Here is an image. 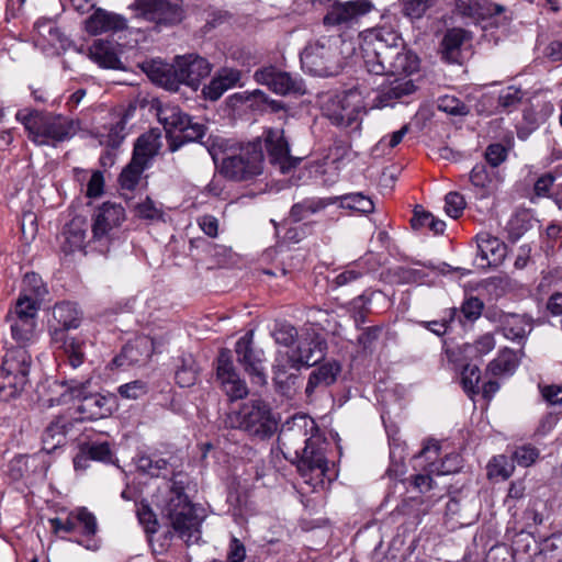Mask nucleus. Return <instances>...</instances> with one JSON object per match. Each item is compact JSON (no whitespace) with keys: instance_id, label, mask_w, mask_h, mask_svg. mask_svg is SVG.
<instances>
[{"instance_id":"nucleus-1","label":"nucleus","mask_w":562,"mask_h":562,"mask_svg":"<svg viewBox=\"0 0 562 562\" xmlns=\"http://www.w3.org/2000/svg\"><path fill=\"white\" fill-rule=\"evenodd\" d=\"M360 49L369 74L396 76L379 90L373 99L374 108L394 106L398 100L415 91L416 87L407 76L418 70V57L404 48L397 32L386 27L368 30L362 35Z\"/></svg>"},{"instance_id":"nucleus-2","label":"nucleus","mask_w":562,"mask_h":562,"mask_svg":"<svg viewBox=\"0 0 562 562\" xmlns=\"http://www.w3.org/2000/svg\"><path fill=\"white\" fill-rule=\"evenodd\" d=\"M29 139L37 146H56L72 138L79 130V123L68 116L54 112L23 108L15 113Z\"/></svg>"},{"instance_id":"nucleus-3","label":"nucleus","mask_w":562,"mask_h":562,"mask_svg":"<svg viewBox=\"0 0 562 562\" xmlns=\"http://www.w3.org/2000/svg\"><path fill=\"white\" fill-rule=\"evenodd\" d=\"M206 148L215 164L221 161V172L227 179L246 181L262 172L263 153L259 139L231 155H225L227 140L222 137H210L206 140Z\"/></svg>"},{"instance_id":"nucleus-4","label":"nucleus","mask_w":562,"mask_h":562,"mask_svg":"<svg viewBox=\"0 0 562 562\" xmlns=\"http://www.w3.org/2000/svg\"><path fill=\"white\" fill-rule=\"evenodd\" d=\"M186 485L187 479L183 475L173 476L162 515L177 536L190 546L199 542L201 538L202 518L196 513V506L184 493Z\"/></svg>"},{"instance_id":"nucleus-5","label":"nucleus","mask_w":562,"mask_h":562,"mask_svg":"<svg viewBox=\"0 0 562 562\" xmlns=\"http://www.w3.org/2000/svg\"><path fill=\"white\" fill-rule=\"evenodd\" d=\"M303 443V448H296V442H281L288 453L293 449L296 468L304 483L313 490L324 487L334 479L325 456L326 442L319 436L311 435Z\"/></svg>"},{"instance_id":"nucleus-6","label":"nucleus","mask_w":562,"mask_h":562,"mask_svg":"<svg viewBox=\"0 0 562 562\" xmlns=\"http://www.w3.org/2000/svg\"><path fill=\"white\" fill-rule=\"evenodd\" d=\"M211 64L198 55L178 56L172 65H153L149 77L170 91H177L180 83L196 89L201 80L210 75Z\"/></svg>"},{"instance_id":"nucleus-7","label":"nucleus","mask_w":562,"mask_h":562,"mask_svg":"<svg viewBox=\"0 0 562 562\" xmlns=\"http://www.w3.org/2000/svg\"><path fill=\"white\" fill-rule=\"evenodd\" d=\"M326 351V340L319 334L306 330L300 336L294 349L277 353L272 367L274 382L282 384L288 379L290 369L300 370L302 367L317 364L325 358Z\"/></svg>"},{"instance_id":"nucleus-8","label":"nucleus","mask_w":562,"mask_h":562,"mask_svg":"<svg viewBox=\"0 0 562 562\" xmlns=\"http://www.w3.org/2000/svg\"><path fill=\"white\" fill-rule=\"evenodd\" d=\"M53 316L60 327L52 329V340L59 345L63 350L65 363L71 369H77L85 362L86 341L77 337H70L67 331L79 327L81 314L76 304L61 302L55 305Z\"/></svg>"},{"instance_id":"nucleus-9","label":"nucleus","mask_w":562,"mask_h":562,"mask_svg":"<svg viewBox=\"0 0 562 562\" xmlns=\"http://www.w3.org/2000/svg\"><path fill=\"white\" fill-rule=\"evenodd\" d=\"M91 378H70L60 382L64 391L56 401L57 404L66 403L69 400H78L77 412L81 420H97L105 418L112 413L111 398L99 393L90 392Z\"/></svg>"},{"instance_id":"nucleus-10","label":"nucleus","mask_w":562,"mask_h":562,"mask_svg":"<svg viewBox=\"0 0 562 562\" xmlns=\"http://www.w3.org/2000/svg\"><path fill=\"white\" fill-rule=\"evenodd\" d=\"M340 43H344L340 35H323L310 42L300 56L303 69L318 77L337 75L341 67Z\"/></svg>"},{"instance_id":"nucleus-11","label":"nucleus","mask_w":562,"mask_h":562,"mask_svg":"<svg viewBox=\"0 0 562 562\" xmlns=\"http://www.w3.org/2000/svg\"><path fill=\"white\" fill-rule=\"evenodd\" d=\"M322 111L331 124L341 128L358 131L366 108L361 92L358 89H350L328 95L323 101Z\"/></svg>"},{"instance_id":"nucleus-12","label":"nucleus","mask_w":562,"mask_h":562,"mask_svg":"<svg viewBox=\"0 0 562 562\" xmlns=\"http://www.w3.org/2000/svg\"><path fill=\"white\" fill-rule=\"evenodd\" d=\"M227 423L233 428L243 429L250 436L260 438L271 436L277 428V420L269 405L261 400L244 403L238 411L228 415Z\"/></svg>"},{"instance_id":"nucleus-13","label":"nucleus","mask_w":562,"mask_h":562,"mask_svg":"<svg viewBox=\"0 0 562 562\" xmlns=\"http://www.w3.org/2000/svg\"><path fill=\"white\" fill-rule=\"evenodd\" d=\"M157 117L167 134L179 133V135L169 143V149L171 151L178 150L186 142H196L204 136L205 126L192 122L191 117L182 112L178 105L170 103L160 105L157 109Z\"/></svg>"},{"instance_id":"nucleus-14","label":"nucleus","mask_w":562,"mask_h":562,"mask_svg":"<svg viewBox=\"0 0 562 562\" xmlns=\"http://www.w3.org/2000/svg\"><path fill=\"white\" fill-rule=\"evenodd\" d=\"M125 217V210L121 204L112 202L101 204L92 216V236L89 243L102 248L108 247Z\"/></svg>"},{"instance_id":"nucleus-15","label":"nucleus","mask_w":562,"mask_h":562,"mask_svg":"<svg viewBox=\"0 0 562 562\" xmlns=\"http://www.w3.org/2000/svg\"><path fill=\"white\" fill-rule=\"evenodd\" d=\"M136 15L156 25H173L182 20L179 0H135Z\"/></svg>"},{"instance_id":"nucleus-16","label":"nucleus","mask_w":562,"mask_h":562,"mask_svg":"<svg viewBox=\"0 0 562 562\" xmlns=\"http://www.w3.org/2000/svg\"><path fill=\"white\" fill-rule=\"evenodd\" d=\"M254 77L258 83L267 86L272 92L280 95L305 93V86L301 78L273 66L256 70Z\"/></svg>"},{"instance_id":"nucleus-17","label":"nucleus","mask_w":562,"mask_h":562,"mask_svg":"<svg viewBox=\"0 0 562 562\" xmlns=\"http://www.w3.org/2000/svg\"><path fill=\"white\" fill-rule=\"evenodd\" d=\"M252 331H249L237 340L235 346L237 361L250 375L252 383L265 385L267 374L263 367V352L252 348Z\"/></svg>"},{"instance_id":"nucleus-18","label":"nucleus","mask_w":562,"mask_h":562,"mask_svg":"<svg viewBox=\"0 0 562 562\" xmlns=\"http://www.w3.org/2000/svg\"><path fill=\"white\" fill-rule=\"evenodd\" d=\"M168 340L167 334L160 336L144 335L126 345L122 352L114 358L117 367L137 364L148 360L151 355Z\"/></svg>"},{"instance_id":"nucleus-19","label":"nucleus","mask_w":562,"mask_h":562,"mask_svg":"<svg viewBox=\"0 0 562 562\" xmlns=\"http://www.w3.org/2000/svg\"><path fill=\"white\" fill-rule=\"evenodd\" d=\"M216 376L221 387L231 401L244 398L248 394V387L236 372L229 350H222L217 358Z\"/></svg>"},{"instance_id":"nucleus-20","label":"nucleus","mask_w":562,"mask_h":562,"mask_svg":"<svg viewBox=\"0 0 562 562\" xmlns=\"http://www.w3.org/2000/svg\"><path fill=\"white\" fill-rule=\"evenodd\" d=\"M370 9L371 3L367 0L335 2L324 16V24L352 27Z\"/></svg>"},{"instance_id":"nucleus-21","label":"nucleus","mask_w":562,"mask_h":562,"mask_svg":"<svg viewBox=\"0 0 562 562\" xmlns=\"http://www.w3.org/2000/svg\"><path fill=\"white\" fill-rule=\"evenodd\" d=\"M265 144L269 161L278 166L282 173L289 172L300 162V159L290 155L289 144L284 138L283 130H268L265 136Z\"/></svg>"},{"instance_id":"nucleus-22","label":"nucleus","mask_w":562,"mask_h":562,"mask_svg":"<svg viewBox=\"0 0 562 562\" xmlns=\"http://www.w3.org/2000/svg\"><path fill=\"white\" fill-rule=\"evenodd\" d=\"M456 9L461 15L476 20L496 19L497 24H505L510 19L504 5L488 0H456Z\"/></svg>"},{"instance_id":"nucleus-23","label":"nucleus","mask_w":562,"mask_h":562,"mask_svg":"<svg viewBox=\"0 0 562 562\" xmlns=\"http://www.w3.org/2000/svg\"><path fill=\"white\" fill-rule=\"evenodd\" d=\"M477 256L475 263L480 268L498 266L506 257V245L487 232L476 235Z\"/></svg>"},{"instance_id":"nucleus-24","label":"nucleus","mask_w":562,"mask_h":562,"mask_svg":"<svg viewBox=\"0 0 562 562\" xmlns=\"http://www.w3.org/2000/svg\"><path fill=\"white\" fill-rule=\"evenodd\" d=\"M502 181L499 170H493L483 162L476 164L470 172V182L480 199L494 194Z\"/></svg>"},{"instance_id":"nucleus-25","label":"nucleus","mask_w":562,"mask_h":562,"mask_svg":"<svg viewBox=\"0 0 562 562\" xmlns=\"http://www.w3.org/2000/svg\"><path fill=\"white\" fill-rule=\"evenodd\" d=\"M341 372V366L338 361H328L315 368L308 375L305 387V395L312 398L318 391L333 385Z\"/></svg>"},{"instance_id":"nucleus-26","label":"nucleus","mask_w":562,"mask_h":562,"mask_svg":"<svg viewBox=\"0 0 562 562\" xmlns=\"http://www.w3.org/2000/svg\"><path fill=\"white\" fill-rule=\"evenodd\" d=\"M31 367V356L23 347L9 350L2 362L1 373L15 375L18 387L25 385Z\"/></svg>"},{"instance_id":"nucleus-27","label":"nucleus","mask_w":562,"mask_h":562,"mask_svg":"<svg viewBox=\"0 0 562 562\" xmlns=\"http://www.w3.org/2000/svg\"><path fill=\"white\" fill-rule=\"evenodd\" d=\"M241 72L238 69L224 67L216 72L210 83L203 88V94L211 101L218 100L227 90L239 85Z\"/></svg>"},{"instance_id":"nucleus-28","label":"nucleus","mask_w":562,"mask_h":562,"mask_svg":"<svg viewBox=\"0 0 562 562\" xmlns=\"http://www.w3.org/2000/svg\"><path fill=\"white\" fill-rule=\"evenodd\" d=\"M470 40V34L463 29L453 27L448 30L440 44L442 59L447 63L460 64L462 59V48Z\"/></svg>"},{"instance_id":"nucleus-29","label":"nucleus","mask_w":562,"mask_h":562,"mask_svg":"<svg viewBox=\"0 0 562 562\" xmlns=\"http://www.w3.org/2000/svg\"><path fill=\"white\" fill-rule=\"evenodd\" d=\"M126 27V20L116 13L98 9L86 21V30L88 33L97 35L105 32L122 31Z\"/></svg>"},{"instance_id":"nucleus-30","label":"nucleus","mask_w":562,"mask_h":562,"mask_svg":"<svg viewBox=\"0 0 562 562\" xmlns=\"http://www.w3.org/2000/svg\"><path fill=\"white\" fill-rule=\"evenodd\" d=\"M70 427L71 423L66 416L59 415L53 418L42 434L43 450L50 453L64 445Z\"/></svg>"},{"instance_id":"nucleus-31","label":"nucleus","mask_w":562,"mask_h":562,"mask_svg":"<svg viewBox=\"0 0 562 562\" xmlns=\"http://www.w3.org/2000/svg\"><path fill=\"white\" fill-rule=\"evenodd\" d=\"M87 221L82 216L74 217L63 232L64 241L61 249L65 254H71L83 249L87 237Z\"/></svg>"},{"instance_id":"nucleus-32","label":"nucleus","mask_w":562,"mask_h":562,"mask_svg":"<svg viewBox=\"0 0 562 562\" xmlns=\"http://www.w3.org/2000/svg\"><path fill=\"white\" fill-rule=\"evenodd\" d=\"M89 57L102 68H122V61L119 57L117 47L115 44L109 41H94L93 44L89 47Z\"/></svg>"},{"instance_id":"nucleus-33","label":"nucleus","mask_w":562,"mask_h":562,"mask_svg":"<svg viewBox=\"0 0 562 562\" xmlns=\"http://www.w3.org/2000/svg\"><path fill=\"white\" fill-rule=\"evenodd\" d=\"M504 336L510 340H521L532 330V319L520 314H503L499 318Z\"/></svg>"},{"instance_id":"nucleus-34","label":"nucleus","mask_w":562,"mask_h":562,"mask_svg":"<svg viewBox=\"0 0 562 562\" xmlns=\"http://www.w3.org/2000/svg\"><path fill=\"white\" fill-rule=\"evenodd\" d=\"M161 147L160 136L154 132L140 135L134 146L132 159L149 167Z\"/></svg>"},{"instance_id":"nucleus-35","label":"nucleus","mask_w":562,"mask_h":562,"mask_svg":"<svg viewBox=\"0 0 562 562\" xmlns=\"http://www.w3.org/2000/svg\"><path fill=\"white\" fill-rule=\"evenodd\" d=\"M71 532H78L86 537L94 536L98 531L95 516L86 507H79L69 513Z\"/></svg>"},{"instance_id":"nucleus-36","label":"nucleus","mask_w":562,"mask_h":562,"mask_svg":"<svg viewBox=\"0 0 562 562\" xmlns=\"http://www.w3.org/2000/svg\"><path fill=\"white\" fill-rule=\"evenodd\" d=\"M524 98L525 92L520 87H504L498 91L495 110L498 113H512L519 108Z\"/></svg>"},{"instance_id":"nucleus-37","label":"nucleus","mask_w":562,"mask_h":562,"mask_svg":"<svg viewBox=\"0 0 562 562\" xmlns=\"http://www.w3.org/2000/svg\"><path fill=\"white\" fill-rule=\"evenodd\" d=\"M334 204L331 199H306L295 203L290 211V217L293 222L306 220L311 214H315L324 210L326 206Z\"/></svg>"},{"instance_id":"nucleus-38","label":"nucleus","mask_w":562,"mask_h":562,"mask_svg":"<svg viewBox=\"0 0 562 562\" xmlns=\"http://www.w3.org/2000/svg\"><path fill=\"white\" fill-rule=\"evenodd\" d=\"M517 367L518 358L516 352L509 348H504L488 363L487 371L493 375L513 374Z\"/></svg>"},{"instance_id":"nucleus-39","label":"nucleus","mask_w":562,"mask_h":562,"mask_svg":"<svg viewBox=\"0 0 562 562\" xmlns=\"http://www.w3.org/2000/svg\"><path fill=\"white\" fill-rule=\"evenodd\" d=\"M335 203H339L342 209L352 210L359 213H371L374 210V203L371 198L360 193H348L340 196L330 198Z\"/></svg>"},{"instance_id":"nucleus-40","label":"nucleus","mask_w":562,"mask_h":562,"mask_svg":"<svg viewBox=\"0 0 562 562\" xmlns=\"http://www.w3.org/2000/svg\"><path fill=\"white\" fill-rule=\"evenodd\" d=\"M147 168V166L137 161V159H131L119 177L121 189L128 191L135 190L142 179L143 172Z\"/></svg>"},{"instance_id":"nucleus-41","label":"nucleus","mask_w":562,"mask_h":562,"mask_svg":"<svg viewBox=\"0 0 562 562\" xmlns=\"http://www.w3.org/2000/svg\"><path fill=\"white\" fill-rule=\"evenodd\" d=\"M411 223L415 229L427 227L436 235L442 234L446 229V223L442 220H439L431 213L418 207L415 209Z\"/></svg>"},{"instance_id":"nucleus-42","label":"nucleus","mask_w":562,"mask_h":562,"mask_svg":"<svg viewBox=\"0 0 562 562\" xmlns=\"http://www.w3.org/2000/svg\"><path fill=\"white\" fill-rule=\"evenodd\" d=\"M137 469L151 476L165 475L168 472L169 462L157 456H139L136 461Z\"/></svg>"},{"instance_id":"nucleus-43","label":"nucleus","mask_w":562,"mask_h":562,"mask_svg":"<svg viewBox=\"0 0 562 562\" xmlns=\"http://www.w3.org/2000/svg\"><path fill=\"white\" fill-rule=\"evenodd\" d=\"M11 322V333L13 339L19 344H25L33 337L36 322L33 317L14 318L9 317Z\"/></svg>"},{"instance_id":"nucleus-44","label":"nucleus","mask_w":562,"mask_h":562,"mask_svg":"<svg viewBox=\"0 0 562 562\" xmlns=\"http://www.w3.org/2000/svg\"><path fill=\"white\" fill-rule=\"evenodd\" d=\"M495 338L492 334H484L480 336L473 344H465L463 346V353L465 357L475 359L482 358L495 348Z\"/></svg>"},{"instance_id":"nucleus-45","label":"nucleus","mask_w":562,"mask_h":562,"mask_svg":"<svg viewBox=\"0 0 562 562\" xmlns=\"http://www.w3.org/2000/svg\"><path fill=\"white\" fill-rule=\"evenodd\" d=\"M462 468V458L459 453L452 452L447 454L440 461H431L429 463V472L437 475H448L457 473Z\"/></svg>"},{"instance_id":"nucleus-46","label":"nucleus","mask_w":562,"mask_h":562,"mask_svg":"<svg viewBox=\"0 0 562 562\" xmlns=\"http://www.w3.org/2000/svg\"><path fill=\"white\" fill-rule=\"evenodd\" d=\"M438 0H400L402 13L414 20L420 19Z\"/></svg>"},{"instance_id":"nucleus-47","label":"nucleus","mask_w":562,"mask_h":562,"mask_svg":"<svg viewBox=\"0 0 562 562\" xmlns=\"http://www.w3.org/2000/svg\"><path fill=\"white\" fill-rule=\"evenodd\" d=\"M481 380V372L477 366L467 364L461 372V384L464 392L473 397L479 393V382Z\"/></svg>"},{"instance_id":"nucleus-48","label":"nucleus","mask_w":562,"mask_h":562,"mask_svg":"<svg viewBox=\"0 0 562 562\" xmlns=\"http://www.w3.org/2000/svg\"><path fill=\"white\" fill-rule=\"evenodd\" d=\"M514 461L504 454L494 457L488 463V475L508 479L514 472Z\"/></svg>"},{"instance_id":"nucleus-49","label":"nucleus","mask_w":562,"mask_h":562,"mask_svg":"<svg viewBox=\"0 0 562 562\" xmlns=\"http://www.w3.org/2000/svg\"><path fill=\"white\" fill-rule=\"evenodd\" d=\"M22 291L23 294H27L37 300L42 299L47 292L42 278L35 272H30L24 276Z\"/></svg>"},{"instance_id":"nucleus-50","label":"nucleus","mask_w":562,"mask_h":562,"mask_svg":"<svg viewBox=\"0 0 562 562\" xmlns=\"http://www.w3.org/2000/svg\"><path fill=\"white\" fill-rule=\"evenodd\" d=\"M539 458V450L531 445L517 447L512 453V460L519 467L528 468Z\"/></svg>"},{"instance_id":"nucleus-51","label":"nucleus","mask_w":562,"mask_h":562,"mask_svg":"<svg viewBox=\"0 0 562 562\" xmlns=\"http://www.w3.org/2000/svg\"><path fill=\"white\" fill-rule=\"evenodd\" d=\"M198 378V369L192 359L183 360L182 366L176 371V382L181 387L193 385Z\"/></svg>"},{"instance_id":"nucleus-52","label":"nucleus","mask_w":562,"mask_h":562,"mask_svg":"<svg viewBox=\"0 0 562 562\" xmlns=\"http://www.w3.org/2000/svg\"><path fill=\"white\" fill-rule=\"evenodd\" d=\"M36 300L34 297L29 296L27 294H22L14 307V312L10 314L9 317L14 318H29L33 317L35 319L37 307Z\"/></svg>"},{"instance_id":"nucleus-53","label":"nucleus","mask_w":562,"mask_h":562,"mask_svg":"<svg viewBox=\"0 0 562 562\" xmlns=\"http://www.w3.org/2000/svg\"><path fill=\"white\" fill-rule=\"evenodd\" d=\"M273 337L277 344L291 347L299 340L297 329L289 323H280L276 326Z\"/></svg>"},{"instance_id":"nucleus-54","label":"nucleus","mask_w":562,"mask_h":562,"mask_svg":"<svg viewBox=\"0 0 562 562\" xmlns=\"http://www.w3.org/2000/svg\"><path fill=\"white\" fill-rule=\"evenodd\" d=\"M90 460L109 463L112 461V451L108 442H91L82 447Z\"/></svg>"},{"instance_id":"nucleus-55","label":"nucleus","mask_w":562,"mask_h":562,"mask_svg":"<svg viewBox=\"0 0 562 562\" xmlns=\"http://www.w3.org/2000/svg\"><path fill=\"white\" fill-rule=\"evenodd\" d=\"M136 215L147 221H160L164 217V212L151 199L146 198L136 205Z\"/></svg>"},{"instance_id":"nucleus-56","label":"nucleus","mask_w":562,"mask_h":562,"mask_svg":"<svg viewBox=\"0 0 562 562\" xmlns=\"http://www.w3.org/2000/svg\"><path fill=\"white\" fill-rule=\"evenodd\" d=\"M438 109L451 115H465L469 112L468 106L461 100L452 95L439 98Z\"/></svg>"},{"instance_id":"nucleus-57","label":"nucleus","mask_w":562,"mask_h":562,"mask_svg":"<svg viewBox=\"0 0 562 562\" xmlns=\"http://www.w3.org/2000/svg\"><path fill=\"white\" fill-rule=\"evenodd\" d=\"M119 394L126 400H137L148 392L147 383L142 380H135L117 389Z\"/></svg>"},{"instance_id":"nucleus-58","label":"nucleus","mask_w":562,"mask_h":562,"mask_svg":"<svg viewBox=\"0 0 562 562\" xmlns=\"http://www.w3.org/2000/svg\"><path fill=\"white\" fill-rule=\"evenodd\" d=\"M465 207L464 198L458 192H449L445 198V211L452 217L458 218L462 215Z\"/></svg>"},{"instance_id":"nucleus-59","label":"nucleus","mask_w":562,"mask_h":562,"mask_svg":"<svg viewBox=\"0 0 562 562\" xmlns=\"http://www.w3.org/2000/svg\"><path fill=\"white\" fill-rule=\"evenodd\" d=\"M507 158V149L502 144H491L485 150L487 167L497 170V167Z\"/></svg>"},{"instance_id":"nucleus-60","label":"nucleus","mask_w":562,"mask_h":562,"mask_svg":"<svg viewBox=\"0 0 562 562\" xmlns=\"http://www.w3.org/2000/svg\"><path fill=\"white\" fill-rule=\"evenodd\" d=\"M2 382L0 383V401H9L16 397L23 390L24 385L18 387L15 375L1 373Z\"/></svg>"},{"instance_id":"nucleus-61","label":"nucleus","mask_w":562,"mask_h":562,"mask_svg":"<svg viewBox=\"0 0 562 562\" xmlns=\"http://www.w3.org/2000/svg\"><path fill=\"white\" fill-rule=\"evenodd\" d=\"M136 514L139 522L145 527L147 532L155 533L157 531L158 521L149 505L140 503L137 506Z\"/></svg>"},{"instance_id":"nucleus-62","label":"nucleus","mask_w":562,"mask_h":562,"mask_svg":"<svg viewBox=\"0 0 562 562\" xmlns=\"http://www.w3.org/2000/svg\"><path fill=\"white\" fill-rule=\"evenodd\" d=\"M446 515L451 519L456 518V522L460 526L470 525L474 521L475 516H468L457 499L451 498L446 506Z\"/></svg>"},{"instance_id":"nucleus-63","label":"nucleus","mask_w":562,"mask_h":562,"mask_svg":"<svg viewBox=\"0 0 562 562\" xmlns=\"http://www.w3.org/2000/svg\"><path fill=\"white\" fill-rule=\"evenodd\" d=\"M484 308V303L476 296H471L465 300L461 306L463 316L469 321L477 319Z\"/></svg>"},{"instance_id":"nucleus-64","label":"nucleus","mask_w":562,"mask_h":562,"mask_svg":"<svg viewBox=\"0 0 562 562\" xmlns=\"http://www.w3.org/2000/svg\"><path fill=\"white\" fill-rule=\"evenodd\" d=\"M246 558V548L243 542L236 538L232 537L227 551V560L228 562H243Z\"/></svg>"}]
</instances>
